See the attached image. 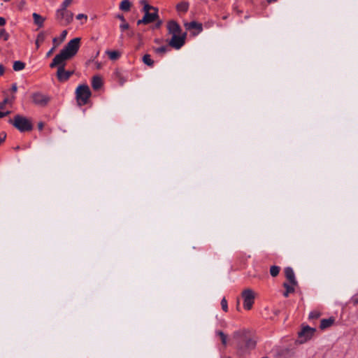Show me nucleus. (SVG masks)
I'll return each mask as SVG.
<instances>
[{"label":"nucleus","instance_id":"obj_1","mask_svg":"<svg viewBox=\"0 0 358 358\" xmlns=\"http://www.w3.org/2000/svg\"><path fill=\"white\" fill-rule=\"evenodd\" d=\"M233 337L238 340L237 351L240 356H243L254 350L256 347L257 338L256 336L248 329H240L234 332Z\"/></svg>","mask_w":358,"mask_h":358},{"label":"nucleus","instance_id":"obj_2","mask_svg":"<svg viewBox=\"0 0 358 358\" xmlns=\"http://www.w3.org/2000/svg\"><path fill=\"white\" fill-rule=\"evenodd\" d=\"M80 38H74L68 42L60 52L54 57L50 67L53 69L55 65L73 58L77 54L80 48Z\"/></svg>","mask_w":358,"mask_h":358},{"label":"nucleus","instance_id":"obj_3","mask_svg":"<svg viewBox=\"0 0 358 358\" xmlns=\"http://www.w3.org/2000/svg\"><path fill=\"white\" fill-rule=\"evenodd\" d=\"M8 122L20 132L29 131L33 129L31 120L21 115H15L13 119L8 120Z\"/></svg>","mask_w":358,"mask_h":358},{"label":"nucleus","instance_id":"obj_4","mask_svg":"<svg viewBox=\"0 0 358 358\" xmlns=\"http://www.w3.org/2000/svg\"><path fill=\"white\" fill-rule=\"evenodd\" d=\"M77 102L79 106H83L87 103L91 96L90 87L87 85H80L78 86L76 90Z\"/></svg>","mask_w":358,"mask_h":358},{"label":"nucleus","instance_id":"obj_5","mask_svg":"<svg viewBox=\"0 0 358 358\" xmlns=\"http://www.w3.org/2000/svg\"><path fill=\"white\" fill-rule=\"evenodd\" d=\"M73 14L66 8H60L56 12V19L62 25H67L73 20Z\"/></svg>","mask_w":358,"mask_h":358},{"label":"nucleus","instance_id":"obj_6","mask_svg":"<svg viewBox=\"0 0 358 358\" xmlns=\"http://www.w3.org/2000/svg\"><path fill=\"white\" fill-rule=\"evenodd\" d=\"M31 99L35 105L43 108L47 106L51 100L50 96L39 92H34L31 95Z\"/></svg>","mask_w":358,"mask_h":358},{"label":"nucleus","instance_id":"obj_7","mask_svg":"<svg viewBox=\"0 0 358 358\" xmlns=\"http://www.w3.org/2000/svg\"><path fill=\"white\" fill-rule=\"evenodd\" d=\"M242 298L243 299V307L245 310H250L255 303V293L251 289H246L242 292Z\"/></svg>","mask_w":358,"mask_h":358},{"label":"nucleus","instance_id":"obj_8","mask_svg":"<svg viewBox=\"0 0 358 358\" xmlns=\"http://www.w3.org/2000/svg\"><path fill=\"white\" fill-rule=\"evenodd\" d=\"M66 62H62L61 64L55 66V68H57V78L60 83L67 81L70 77L73 75V71L65 70Z\"/></svg>","mask_w":358,"mask_h":358},{"label":"nucleus","instance_id":"obj_9","mask_svg":"<svg viewBox=\"0 0 358 358\" xmlns=\"http://www.w3.org/2000/svg\"><path fill=\"white\" fill-rule=\"evenodd\" d=\"M186 35L187 34L184 33L180 35L172 36L169 42V45L173 48L179 50L185 43Z\"/></svg>","mask_w":358,"mask_h":358},{"label":"nucleus","instance_id":"obj_10","mask_svg":"<svg viewBox=\"0 0 358 358\" xmlns=\"http://www.w3.org/2000/svg\"><path fill=\"white\" fill-rule=\"evenodd\" d=\"M316 329L310 327L309 326L303 327L301 331L298 333L299 338L301 339V343H304L310 339L314 335Z\"/></svg>","mask_w":358,"mask_h":358},{"label":"nucleus","instance_id":"obj_11","mask_svg":"<svg viewBox=\"0 0 358 358\" xmlns=\"http://www.w3.org/2000/svg\"><path fill=\"white\" fill-rule=\"evenodd\" d=\"M159 17L158 15V9H155L153 13L145 12L144 16L141 20H138L137 22V24L139 25L141 24H148L151 22H153Z\"/></svg>","mask_w":358,"mask_h":358},{"label":"nucleus","instance_id":"obj_12","mask_svg":"<svg viewBox=\"0 0 358 358\" xmlns=\"http://www.w3.org/2000/svg\"><path fill=\"white\" fill-rule=\"evenodd\" d=\"M167 29L169 34H171L172 36L182 34L180 26L174 20H171L168 22Z\"/></svg>","mask_w":358,"mask_h":358},{"label":"nucleus","instance_id":"obj_13","mask_svg":"<svg viewBox=\"0 0 358 358\" xmlns=\"http://www.w3.org/2000/svg\"><path fill=\"white\" fill-rule=\"evenodd\" d=\"M285 275L290 284H292V285H297V281L295 278L294 271L291 267H286L285 268Z\"/></svg>","mask_w":358,"mask_h":358},{"label":"nucleus","instance_id":"obj_14","mask_svg":"<svg viewBox=\"0 0 358 358\" xmlns=\"http://www.w3.org/2000/svg\"><path fill=\"white\" fill-rule=\"evenodd\" d=\"M103 85V81L100 76H94L92 80V87L94 90H99Z\"/></svg>","mask_w":358,"mask_h":358},{"label":"nucleus","instance_id":"obj_15","mask_svg":"<svg viewBox=\"0 0 358 358\" xmlns=\"http://www.w3.org/2000/svg\"><path fill=\"white\" fill-rule=\"evenodd\" d=\"M185 26L187 29L191 30V29H196L198 32H201L203 29L202 24L198 23L196 22H190L188 23H185Z\"/></svg>","mask_w":358,"mask_h":358},{"label":"nucleus","instance_id":"obj_16","mask_svg":"<svg viewBox=\"0 0 358 358\" xmlns=\"http://www.w3.org/2000/svg\"><path fill=\"white\" fill-rule=\"evenodd\" d=\"M335 322V319L333 317H331L328 319H322L320 322V328L322 330L330 327Z\"/></svg>","mask_w":358,"mask_h":358},{"label":"nucleus","instance_id":"obj_17","mask_svg":"<svg viewBox=\"0 0 358 358\" xmlns=\"http://www.w3.org/2000/svg\"><path fill=\"white\" fill-rule=\"evenodd\" d=\"M34 24H36L38 27H42L43 26V23L45 22V18L40 15L36 13H34L32 14Z\"/></svg>","mask_w":358,"mask_h":358},{"label":"nucleus","instance_id":"obj_18","mask_svg":"<svg viewBox=\"0 0 358 358\" xmlns=\"http://www.w3.org/2000/svg\"><path fill=\"white\" fill-rule=\"evenodd\" d=\"M294 285H289L287 282L283 283V287L285 288V292L283 293L285 297H288L290 293L294 292Z\"/></svg>","mask_w":358,"mask_h":358},{"label":"nucleus","instance_id":"obj_19","mask_svg":"<svg viewBox=\"0 0 358 358\" xmlns=\"http://www.w3.org/2000/svg\"><path fill=\"white\" fill-rule=\"evenodd\" d=\"M189 8V3L187 2H180L177 4L176 9L178 12L186 13Z\"/></svg>","mask_w":358,"mask_h":358},{"label":"nucleus","instance_id":"obj_20","mask_svg":"<svg viewBox=\"0 0 358 358\" xmlns=\"http://www.w3.org/2000/svg\"><path fill=\"white\" fill-rule=\"evenodd\" d=\"M131 3L129 0H123L120 4V9L122 11H129L131 8Z\"/></svg>","mask_w":358,"mask_h":358},{"label":"nucleus","instance_id":"obj_21","mask_svg":"<svg viewBox=\"0 0 358 358\" xmlns=\"http://www.w3.org/2000/svg\"><path fill=\"white\" fill-rule=\"evenodd\" d=\"M140 3L143 6V10L144 13L150 12L151 10L155 11V9H157V8L149 5L145 0H141Z\"/></svg>","mask_w":358,"mask_h":358},{"label":"nucleus","instance_id":"obj_22","mask_svg":"<svg viewBox=\"0 0 358 358\" xmlns=\"http://www.w3.org/2000/svg\"><path fill=\"white\" fill-rule=\"evenodd\" d=\"M45 39V34L44 32H40L38 36H37V38H36V48L38 49L41 45V43H42Z\"/></svg>","mask_w":358,"mask_h":358},{"label":"nucleus","instance_id":"obj_23","mask_svg":"<svg viewBox=\"0 0 358 358\" xmlns=\"http://www.w3.org/2000/svg\"><path fill=\"white\" fill-rule=\"evenodd\" d=\"M106 53L108 55V57L111 60H116L120 57V52L117 50H113V51L108 50L106 52Z\"/></svg>","mask_w":358,"mask_h":358},{"label":"nucleus","instance_id":"obj_24","mask_svg":"<svg viewBox=\"0 0 358 358\" xmlns=\"http://www.w3.org/2000/svg\"><path fill=\"white\" fill-rule=\"evenodd\" d=\"M24 67H25V64L21 61H15L13 63V70L15 71H21V70L24 69Z\"/></svg>","mask_w":358,"mask_h":358},{"label":"nucleus","instance_id":"obj_25","mask_svg":"<svg viewBox=\"0 0 358 358\" xmlns=\"http://www.w3.org/2000/svg\"><path fill=\"white\" fill-rule=\"evenodd\" d=\"M216 335L218 336L221 340L222 345L224 346L227 344V336L222 331H217Z\"/></svg>","mask_w":358,"mask_h":358},{"label":"nucleus","instance_id":"obj_26","mask_svg":"<svg viewBox=\"0 0 358 358\" xmlns=\"http://www.w3.org/2000/svg\"><path fill=\"white\" fill-rule=\"evenodd\" d=\"M168 50L169 48L166 45L154 48L155 52L161 56H163L168 51Z\"/></svg>","mask_w":358,"mask_h":358},{"label":"nucleus","instance_id":"obj_27","mask_svg":"<svg viewBox=\"0 0 358 358\" xmlns=\"http://www.w3.org/2000/svg\"><path fill=\"white\" fill-rule=\"evenodd\" d=\"M143 62L144 64L151 67L154 65V61L151 59L150 55L148 54H146L143 57Z\"/></svg>","mask_w":358,"mask_h":358},{"label":"nucleus","instance_id":"obj_28","mask_svg":"<svg viewBox=\"0 0 358 358\" xmlns=\"http://www.w3.org/2000/svg\"><path fill=\"white\" fill-rule=\"evenodd\" d=\"M280 271V266H271L270 267V274L272 277H276L278 275Z\"/></svg>","mask_w":358,"mask_h":358},{"label":"nucleus","instance_id":"obj_29","mask_svg":"<svg viewBox=\"0 0 358 358\" xmlns=\"http://www.w3.org/2000/svg\"><path fill=\"white\" fill-rule=\"evenodd\" d=\"M9 34L6 31L5 29H0V39H3L4 41H6L9 38Z\"/></svg>","mask_w":358,"mask_h":358},{"label":"nucleus","instance_id":"obj_30","mask_svg":"<svg viewBox=\"0 0 358 358\" xmlns=\"http://www.w3.org/2000/svg\"><path fill=\"white\" fill-rule=\"evenodd\" d=\"M14 99V97H13L11 99H9L8 98H5L3 101L0 102V110H3L5 108V106L10 103H12L13 100Z\"/></svg>","mask_w":358,"mask_h":358},{"label":"nucleus","instance_id":"obj_31","mask_svg":"<svg viewBox=\"0 0 358 358\" xmlns=\"http://www.w3.org/2000/svg\"><path fill=\"white\" fill-rule=\"evenodd\" d=\"M115 78L118 80L120 85H123L125 82V80L123 78L121 73L118 71H116L115 73Z\"/></svg>","mask_w":358,"mask_h":358},{"label":"nucleus","instance_id":"obj_32","mask_svg":"<svg viewBox=\"0 0 358 358\" xmlns=\"http://www.w3.org/2000/svg\"><path fill=\"white\" fill-rule=\"evenodd\" d=\"M320 313L319 311L314 310L310 313L308 317L310 320H314L317 319L318 317H320Z\"/></svg>","mask_w":358,"mask_h":358},{"label":"nucleus","instance_id":"obj_33","mask_svg":"<svg viewBox=\"0 0 358 358\" xmlns=\"http://www.w3.org/2000/svg\"><path fill=\"white\" fill-rule=\"evenodd\" d=\"M221 306H222V309L224 312L228 311V304H227V301L225 299V297H223L222 299L221 300Z\"/></svg>","mask_w":358,"mask_h":358},{"label":"nucleus","instance_id":"obj_34","mask_svg":"<svg viewBox=\"0 0 358 358\" xmlns=\"http://www.w3.org/2000/svg\"><path fill=\"white\" fill-rule=\"evenodd\" d=\"M73 0H64L62 5H61V8H66L71 3Z\"/></svg>","mask_w":358,"mask_h":358},{"label":"nucleus","instance_id":"obj_35","mask_svg":"<svg viewBox=\"0 0 358 358\" xmlns=\"http://www.w3.org/2000/svg\"><path fill=\"white\" fill-rule=\"evenodd\" d=\"M129 24L127 22H123V23H122V24H120V29H121V31H124V30H126V29H129Z\"/></svg>","mask_w":358,"mask_h":358},{"label":"nucleus","instance_id":"obj_36","mask_svg":"<svg viewBox=\"0 0 358 358\" xmlns=\"http://www.w3.org/2000/svg\"><path fill=\"white\" fill-rule=\"evenodd\" d=\"M67 35V31L66 30H64L62 34H61V36H60V42H63L66 38Z\"/></svg>","mask_w":358,"mask_h":358},{"label":"nucleus","instance_id":"obj_37","mask_svg":"<svg viewBox=\"0 0 358 358\" xmlns=\"http://www.w3.org/2000/svg\"><path fill=\"white\" fill-rule=\"evenodd\" d=\"M52 43L54 44V47L56 48L62 42H60V40L57 38H54L52 39Z\"/></svg>","mask_w":358,"mask_h":358},{"label":"nucleus","instance_id":"obj_38","mask_svg":"<svg viewBox=\"0 0 358 358\" xmlns=\"http://www.w3.org/2000/svg\"><path fill=\"white\" fill-rule=\"evenodd\" d=\"M76 18L78 20H82V19H84L85 21H87V16L85 14H78L77 16H76Z\"/></svg>","mask_w":358,"mask_h":358},{"label":"nucleus","instance_id":"obj_39","mask_svg":"<svg viewBox=\"0 0 358 358\" xmlns=\"http://www.w3.org/2000/svg\"><path fill=\"white\" fill-rule=\"evenodd\" d=\"M6 133L4 132H2L1 134H0V144L4 141V140L6 139Z\"/></svg>","mask_w":358,"mask_h":358},{"label":"nucleus","instance_id":"obj_40","mask_svg":"<svg viewBox=\"0 0 358 358\" xmlns=\"http://www.w3.org/2000/svg\"><path fill=\"white\" fill-rule=\"evenodd\" d=\"M17 84L16 83H13L12 85L11 91L13 92H15L17 91Z\"/></svg>","mask_w":358,"mask_h":358},{"label":"nucleus","instance_id":"obj_41","mask_svg":"<svg viewBox=\"0 0 358 358\" xmlns=\"http://www.w3.org/2000/svg\"><path fill=\"white\" fill-rule=\"evenodd\" d=\"M6 24V20L4 17H0V26H3Z\"/></svg>","mask_w":358,"mask_h":358},{"label":"nucleus","instance_id":"obj_42","mask_svg":"<svg viewBox=\"0 0 358 358\" xmlns=\"http://www.w3.org/2000/svg\"><path fill=\"white\" fill-rule=\"evenodd\" d=\"M55 49V47H53L52 48H51V49H50V50L47 52L46 56H47V57H50V56L52 54V52H54Z\"/></svg>","mask_w":358,"mask_h":358},{"label":"nucleus","instance_id":"obj_43","mask_svg":"<svg viewBox=\"0 0 358 358\" xmlns=\"http://www.w3.org/2000/svg\"><path fill=\"white\" fill-rule=\"evenodd\" d=\"M4 66L2 64H0V76L4 73Z\"/></svg>","mask_w":358,"mask_h":358},{"label":"nucleus","instance_id":"obj_44","mask_svg":"<svg viewBox=\"0 0 358 358\" xmlns=\"http://www.w3.org/2000/svg\"><path fill=\"white\" fill-rule=\"evenodd\" d=\"M94 65L96 69H100L101 68V64L99 62H96Z\"/></svg>","mask_w":358,"mask_h":358},{"label":"nucleus","instance_id":"obj_45","mask_svg":"<svg viewBox=\"0 0 358 358\" xmlns=\"http://www.w3.org/2000/svg\"><path fill=\"white\" fill-rule=\"evenodd\" d=\"M162 24V20H158L155 24V27L156 28H159L161 27Z\"/></svg>","mask_w":358,"mask_h":358},{"label":"nucleus","instance_id":"obj_46","mask_svg":"<svg viewBox=\"0 0 358 358\" xmlns=\"http://www.w3.org/2000/svg\"><path fill=\"white\" fill-rule=\"evenodd\" d=\"M38 127L40 130H42L43 128V122H39L38 124Z\"/></svg>","mask_w":358,"mask_h":358},{"label":"nucleus","instance_id":"obj_47","mask_svg":"<svg viewBox=\"0 0 358 358\" xmlns=\"http://www.w3.org/2000/svg\"><path fill=\"white\" fill-rule=\"evenodd\" d=\"M118 18L122 20L123 22H125V19L123 15H118Z\"/></svg>","mask_w":358,"mask_h":358},{"label":"nucleus","instance_id":"obj_48","mask_svg":"<svg viewBox=\"0 0 358 358\" xmlns=\"http://www.w3.org/2000/svg\"><path fill=\"white\" fill-rule=\"evenodd\" d=\"M5 117V114H3V112L0 111V118H2Z\"/></svg>","mask_w":358,"mask_h":358},{"label":"nucleus","instance_id":"obj_49","mask_svg":"<svg viewBox=\"0 0 358 358\" xmlns=\"http://www.w3.org/2000/svg\"><path fill=\"white\" fill-rule=\"evenodd\" d=\"M10 113V111L3 112V114H5V116L9 115Z\"/></svg>","mask_w":358,"mask_h":358},{"label":"nucleus","instance_id":"obj_50","mask_svg":"<svg viewBox=\"0 0 358 358\" xmlns=\"http://www.w3.org/2000/svg\"><path fill=\"white\" fill-rule=\"evenodd\" d=\"M268 3L276 1L277 0H266Z\"/></svg>","mask_w":358,"mask_h":358},{"label":"nucleus","instance_id":"obj_51","mask_svg":"<svg viewBox=\"0 0 358 358\" xmlns=\"http://www.w3.org/2000/svg\"><path fill=\"white\" fill-rule=\"evenodd\" d=\"M14 149H15V150H20V147H19V146H17V147H15Z\"/></svg>","mask_w":358,"mask_h":358},{"label":"nucleus","instance_id":"obj_52","mask_svg":"<svg viewBox=\"0 0 358 358\" xmlns=\"http://www.w3.org/2000/svg\"><path fill=\"white\" fill-rule=\"evenodd\" d=\"M262 358H268V357H262Z\"/></svg>","mask_w":358,"mask_h":358}]
</instances>
